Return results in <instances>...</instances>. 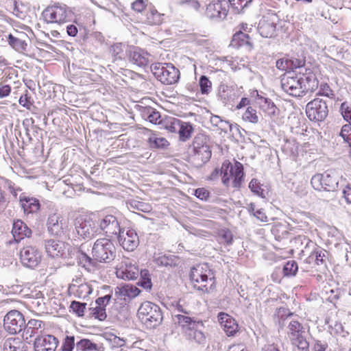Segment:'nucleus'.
<instances>
[{"label":"nucleus","instance_id":"22","mask_svg":"<svg viewBox=\"0 0 351 351\" xmlns=\"http://www.w3.org/2000/svg\"><path fill=\"white\" fill-rule=\"evenodd\" d=\"M118 234L119 242L125 250L132 252L138 247L139 239L134 230H128L125 233L120 230Z\"/></svg>","mask_w":351,"mask_h":351},{"label":"nucleus","instance_id":"44","mask_svg":"<svg viewBox=\"0 0 351 351\" xmlns=\"http://www.w3.org/2000/svg\"><path fill=\"white\" fill-rule=\"evenodd\" d=\"M93 291V288L88 283L84 282L80 284L75 291V293L78 298H87Z\"/></svg>","mask_w":351,"mask_h":351},{"label":"nucleus","instance_id":"10","mask_svg":"<svg viewBox=\"0 0 351 351\" xmlns=\"http://www.w3.org/2000/svg\"><path fill=\"white\" fill-rule=\"evenodd\" d=\"M19 261L25 267L34 269L41 263L43 254L37 246L26 245L19 251Z\"/></svg>","mask_w":351,"mask_h":351},{"label":"nucleus","instance_id":"37","mask_svg":"<svg viewBox=\"0 0 351 351\" xmlns=\"http://www.w3.org/2000/svg\"><path fill=\"white\" fill-rule=\"evenodd\" d=\"M249 188L253 193L261 197L262 198H266L268 196V189L267 188H263V184H261L256 178L252 179L249 184Z\"/></svg>","mask_w":351,"mask_h":351},{"label":"nucleus","instance_id":"46","mask_svg":"<svg viewBox=\"0 0 351 351\" xmlns=\"http://www.w3.org/2000/svg\"><path fill=\"white\" fill-rule=\"evenodd\" d=\"M45 326V324L41 320L32 319L27 324V330H31V335L37 333L38 330H42Z\"/></svg>","mask_w":351,"mask_h":351},{"label":"nucleus","instance_id":"54","mask_svg":"<svg viewBox=\"0 0 351 351\" xmlns=\"http://www.w3.org/2000/svg\"><path fill=\"white\" fill-rule=\"evenodd\" d=\"M250 211L253 212V215L262 222L268 221V217L263 209L255 210V206L253 204H250Z\"/></svg>","mask_w":351,"mask_h":351},{"label":"nucleus","instance_id":"57","mask_svg":"<svg viewBox=\"0 0 351 351\" xmlns=\"http://www.w3.org/2000/svg\"><path fill=\"white\" fill-rule=\"evenodd\" d=\"M318 95L328 97H331L334 95L332 90L327 83L321 84Z\"/></svg>","mask_w":351,"mask_h":351},{"label":"nucleus","instance_id":"40","mask_svg":"<svg viewBox=\"0 0 351 351\" xmlns=\"http://www.w3.org/2000/svg\"><path fill=\"white\" fill-rule=\"evenodd\" d=\"M298 271V263L293 260L287 261L282 268V273L285 277H293L297 274Z\"/></svg>","mask_w":351,"mask_h":351},{"label":"nucleus","instance_id":"21","mask_svg":"<svg viewBox=\"0 0 351 351\" xmlns=\"http://www.w3.org/2000/svg\"><path fill=\"white\" fill-rule=\"evenodd\" d=\"M219 323L228 337L234 336L239 330L236 319L230 315L220 312L217 315Z\"/></svg>","mask_w":351,"mask_h":351},{"label":"nucleus","instance_id":"61","mask_svg":"<svg viewBox=\"0 0 351 351\" xmlns=\"http://www.w3.org/2000/svg\"><path fill=\"white\" fill-rule=\"evenodd\" d=\"M110 341L112 343V346L114 347H117V348L122 347V346H125V341L123 339H121L117 336H114L110 339Z\"/></svg>","mask_w":351,"mask_h":351},{"label":"nucleus","instance_id":"27","mask_svg":"<svg viewBox=\"0 0 351 351\" xmlns=\"http://www.w3.org/2000/svg\"><path fill=\"white\" fill-rule=\"evenodd\" d=\"M149 56L147 51L136 47H131L128 54L129 60L139 66H145L149 64Z\"/></svg>","mask_w":351,"mask_h":351},{"label":"nucleus","instance_id":"33","mask_svg":"<svg viewBox=\"0 0 351 351\" xmlns=\"http://www.w3.org/2000/svg\"><path fill=\"white\" fill-rule=\"evenodd\" d=\"M163 22V14H160L155 7L148 5V10L145 12V23L149 25H159Z\"/></svg>","mask_w":351,"mask_h":351},{"label":"nucleus","instance_id":"25","mask_svg":"<svg viewBox=\"0 0 351 351\" xmlns=\"http://www.w3.org/2000/svg\"><path fill=\"white\" fill-rule=\"evenodd\" d=\"M11 232L14 241L17 243L25 238H30L32 234V230L21 219H15L13 221Z\"/></svg>","mask_w":351,"mask_h":351},{"label":"nucleus","instance_id":"13","mask_svg":"<svg viewBox=\"0 0 351 351\" xmlns=\"http://www.w3.org/2000/svg\"><path fill=\"white\" fill-rule=\"evenodd\" d=\"M193 156L195 160L202 162H207L211 157L212 152L204 136H197L193 139Z\"/></svg>","mask_w":351,"mask_h":351},{"label":"nucleus","instance_id":"11","mask_svg":"<svg viewBox=\"0 0 351 351\" xmlns=\"http://www.w3.org/2000/svg\"><path fill=\"white\" fill-rule=\"evenodd\" d=\"M306 114L311 121H322L324 120L328 114L326 102L319 98L313 99L306 104Z\"/></svg>","mask_w":351,"mask_h":351},{"label":"nucleus","instance_id":"39","mask_svg":"<svg viewBox=\"0 0 351 351\" xmlns=\"http://www.w3.org/2000/svg\"><path fill=\"white\" fill-rule=\"evenodd\" d=\"M78 263L87 270H91L96 265V260L91 258L84 252H80L77 256Z\"/></svg>","mask_w":351,"mask_h":351},{"label":"nucleus","instance_id":"49","mask_svg":"<svg viewBox=\"0 0 351 351\" xmlns=\"http://www.w3.org/2000/svg\"><path fill=\"white\" fill-rule=\"evenodd\" d=\"M8 43L10 46L17 51L25 49L27 45L25 41L13 36L12 34L8 36Z\"/></svg>","mask_w":351,"mask_h":351},{"label":"nucleus","instance_id":"17","mask_svg":"<svg viewBox=\"0 0 351 351\" xmlns=\"http://www.w3.org/2000/svg\"><path fill=\"white\" fill-rule=\"evenodd\" d=\"M138 273V266L133 264L128 258H124L116 267L117 276L123 280H134L137 278Z\"/></svg>","mask_w":351,"mask_h":351},{"label":"nucleus","instance_id":"5","mask_svg":"<svg viewBox=\"0 0 351 351\" xmlns=\"http://www.w3.org/2000/svg\"><path fill=\"white\" fill-rule=\"evenodd\" d=\"M137 316L140 321L147 328H154L162 320V315L160 307L151 302H143L138 309Z\"/></svg>","mask_w":351,"mask_h":351},{"label":"nucleus","instance_id":"9","mask_svg":"<svg viewBox=\"0 0 351 351\" xmlns=\"http://www.w3.org/2000/svg\"><path fill=\"white\" fill-rule=\"evenodd\" d=\"M304 328L298 320H292L288 325V336L293 346L301 351H308L309 343L304 334Z\"/></svg>","mask_w":351,"mask_h":351},{"label":"nucleus","instance_id":"1","mask_svg":"<svg viewBox=\"0 0 351 351\" xmlns=\"http://www.w3.org/2000/svg\"><path fill=\"white\" fill-rule=\"evenodd\" d=\"M282 88L293 97L312 93L318 87V80L311 68L288 72L281 78Z\"/></svg>","mask_w":351,"mask_h":351},{"label":"nucleus","instance_id":"20","mask_svg":"<svg viewBox=\"0 0 351 351\" xmlns=\"http://www.w3.org/2000/svg\"><path fill=\"white\" fill-rule=\"evenodd\" d=\"M277 16L275 14L264 16L258 24L260 34L265 38H271L275 35L277 25Z\"/></svg>","mask_w":351,"mask_h":351},{"label":"nucleus","instance_id":"30","mask_svg":"<svg viewBox=\"0 0 351 351\" xmlns=\"http://www.w3.org/2000/svg\"><path fill=\"white\" fill-rule=\"evenodd\" d=\"M141 290L132 285H124L117 287L115 296L124 301L130 300L139 295Z\"/></svg>","mask_w":351,"mask_h":351},{"label":"nucleus","instance_id":"16","mask_svg":"<svg viewBox=\"0 0 351 351\" xmlns=\"http://www.w3.org/2000/svg\"><path fill=\"white\" fill-rule=\"evenodd\" d=\"M47 225L49 232L52 235L61 237L68 231L69 222L68 219L53 213L48 217Z\"/></svg>","mask_w":351,"mask_h":351},{"label":"nucleus","instance_id":"58","mask_svg":"<svg viewBox=\"0 0 351 351\" xmlns=\"http://www.w3.org/2000/svg\"><path fill=\"white\" fill-rule=\"evenodd\" d=\"M194 195L201 200H207L210 196V192L205 188L195 189Z\"/></svg>","mask_w":351,"mask_h":351},{"label":"nucleus","instance_id":"64","mask_svg":"<svg viewBox=\"0 0 351 351\" xmlns=\"http://www.w3.org/2000/svg\"><path fill=\"white\" fill-rule=\"evenodd\" d=\"M228 351H249L243 343L234 344L229 347Z\"/></svg>","mask_w":351,"mask_h":351},{"label":"nucleus","instance_id":"14","mask_svg":"<svg viewBox=\"0 0 351 351\" xmlns=\"http://www.w3.org/2000/svg\"><path fill=\"white\" fill-rule=\"evenodd\" d=\"M229 3L226 0H216L210 2L206 8L205 14L211 20L221 21L226 19Z\"/></svg>","mask_w":351,"mask_h":351},{"label":"nucleus","instance_id":"8","mask_svg":"<svg viewBox=\"0 0 351 351\" xmlns=\"http://www.w3.org/2000/svg\"><path fill=\"white\" fill-rule=\"evenodd\" d=\"M153 73L161 83L167 85L176 83L180 78V71L171 63L156 64Z\"/></svg>","mask_w":351,"mask_h":351},{"label":"nucleus","instance_id":"55","mask_svg":"<svg viewBox=\"0 0 351 351\" xmlns=\"http://www.w3.org/2000/svg\"><path fill=\"white\" fill-rule=\"evenodd\" d=\"M141 281L140 282L141 286L145 289H150L152 287V282L149 278V273L147 269H143L140 272Z\"/></svg>","mask_w":351,"mask_h":351},{"label":"nucleus","instance_id":"29","mask_svg":"<svg viewBox=\"0 0 351 351\" xmlns=\"http://www.w3.org/2000/svg\"><path fill=\"white\" fill-rule=\"evenodd\" d=\"M19 204L25 215L36 213L40 208V201L34 197L21 195Z\"/></svg>","mask_w":351,"mask_h":351},{"label":"nucleus","instance_id":"56","mask_svg":"<svg viewBox=\"0 0 351 351\" xmlns=\"http://www.w3.org/2000/svg\"><path fill=\"white\" fill-rule=\"evenodd\" d=\"M112 55L115 60H120L123 56V49L121 43H117L113 45L110 49Z\"/></svg>","mask_w":351,"mask_h":351},{"label":"nucleus","instance_id":"4","mask_svg":"<svg viewBox=\"0 0 351 351\" xmlns=\"http://www.w3.org/2000/svg\"><path fill=\"white\" fill-rule=\"evenodd\" d=\"M73 14L66 3L52 1L44 9L42 16L47 23L62 25L70 22Z\"/></svg>","mask_w":351,"mask_h":351},{"label":"nucleus","instance_id":"59","mask_svg":"<svg viewBox=\"0 0 351 351\" xmlns=\"http://www.w3.org/2000/svg\"><path fill=\"white\" fill-rule=\"evenodd\" d=\"M252 25H249L247 23H241L237 27L236 32H241L243 34H250L252 31Z\"/></svg>","mask_w":351,"mask_h":351},{"label":"nucleus","instance_id":"28","mask_svg":"<svg viewBox=\"0 0 351 351\" xmlns=\"http://www.w3.org/2000/svg\"><path fill=\"white\" fill-rule=\"evenodd\" d=\"M58 345L57 339L52 335L38 337L34 341L35 351H55Z\"/></svg>","mask_w":351,"mask_h":351},{"label":"nucleus","instance_id":"43","mask_svg":"<svg viewBox=\"0 0 351 351\" xmlns=\"http://www.w3.org/2000/svg\"><path fill=\"white\" fill-rule=\"evenodd\" d=\"M21 343L22 342L19 338H8L3 344V350L4 351H20Z\"/></svg>","mask_w":351,"mask_h":351},{"label":"nucleus","instance_id":"41","mask_svg":"<svg viewBox=\"0 0 351 351\" xmlns=\"http://www.w3.org/2000/svg\"><path fill=\"white\" fill-rule=\"evenodd\" d=\"M293 315V313L289 308L281 306L276 309L274 314V319L280 323L286 320L288 317H291Z\"/></svg>","mask_w":351,"mask_h":351},{"label":"nucleus","instance_id":"32","mask_svg":"<svg viewBox=\"0 0 351 351\" xmlns=\"http://www.w3.org/2000/svg\"><path fill=\"white\" fill-rule=\"evenodd\" d=\"M64 243L61 241L49 240L45 244L46 252L52 258L62 256L64 254Z\"/></svg>","mask_w":351,"mask_h":351},{"label":"nucleus","instance_id":"51","mask_svg":"<svg viewBox=\"0 0 351 351\" xmlns=\"http://www.w3.org/2000/svg\"><path fill=\"white\" fill-rule=\"evenodd\" d=\"M19 102L20 105L26 109H31L32 106H33L34 101L32 100V97L30 96L27 90H26L24 94L20 97Z\"/></svg>","mask_w":351,"mask_h":351},{"label":"nucleus","instance_id":"26","mask_svg":"<svg viewBox=\"0 0 351 351\" xmlns=\"http://www.w3.org/2000/svg\"><path fill=\"white\" fill-rule=\"evenodd\" d=\"M110 295L98 298L95 300V306L90 308V315L100 321L105 320L107 317L106 306L110 302Z\"/></svg>","mask_w":351,"mask_h":351},{"label":"nucleus","instance_id":"35","mask_svg":"<svg viewBox=\"0 0 351 351\" xmlns=\"http://www.w3.org/2000/svg\"><path fill=\"white\" fill-rule=\"evenodd\" d=\"M258 106L260 110H262L265 115L271 117L277 114L278 108L274 103L269 99L261 97L259 99Z\"/></svg>","mask_w":351,"mask_h":351},{"label":"nucleus","instance_id":"52","mask_svg":"<svg viewBox=\"0 0 351 351\" xmlns=\"http://www.w3.org/2000/svg\"><path fill=\"white\" fill-rule=\"evenodd\" d=\"M86 304L81 303L77 301H73L70 305V308L73 313L77 314L79 317L84 316L86 309Z\"/></svg>","mask_w":351,"mask_h":351},{"label":"nucleus","instance_id":"24","mask_svg":"<svg viewBox=\"0 0 351 351\" xmlns=\"http://www.w3.org/2000/svg\"><path fill=\"white\" fill-rule=\"evenodd\" d=\"M100 229L108 237L117 234L120 232V225L117 217L112 215H107L99 221Z\"/></svg>","mask_w":351,"mask_h":351},{"label":"nucleus","instance_id":"48","mask_svg":"<svg viewBox=\"0 0 351 351\" xmlns=\"http://www.w3.org/2000/svg\"><path fill=\"white\" fill-rule=\"evenodd\" d=\"M340 111L343 119L351 124V104L343 102L340 106Z\"/></svg>","mask_w":351,"mask_h":351},{"label":"nucleus","instance_id":"62","mask_svg":"<svg viewBox=\"0 0 351 351\" xmlns=\"http://www.w3.org/2000/svg\"><path fill=\"white\" fill-rule=\"evenodd\" d=\"M160 114L158 112L153 111L148 116V120L149 122L154 123V124H158V122L160 121Z\"/></svg>","mask_w":351,"mask_h":351},{"label":"nucleus","instance_id":"23","mask_svg":"<svg viewBox=\"0 0 351 351\" xmlns=\"http://www.w3.org/2000/svg\"><path fill=\"white\" fill-rule=\"evenodd\" d=\"M176 317L177 318L179 326L182 328L183 331L188 333L189 336H192V332H193L194 339H196L197 337L199 338L203 337V333L197 330L199 322L192 319L190 317L183 315H177Z\"/></svg>","mask_w":351,"mask_h":351},{"label":"nucleus","instance_id":"19","mask_svg":"<svg viewBox=\"0 0 351 351\" xmlns=\"http://www.w3.org/2000/svg\"><path fill=\"white\" fill-rule=\"evenodd\" d=\"M76 232L82 239H90L95 234V223L90 217H79L75 222Z\"/></svg>","mask_w":351,"mask_h":351},{"label":"nucleus","instance_id":"34","mask_svg":"<svg viewBox=\"0 0 351 351\" xmlns=\"http://www.w3.org/2000/svg\"><path fill=\"white\" fill-rule=\"evenodd\" d=\"M147 143L151 149H165L169 145V141L162 136H158L155 132L149 130Z\"/></svg>","mask_w":351,"mask_h":351},{"label":"nucleus","instance_id":"53","mask_svg":"<svg viewBox=\"0 0 351 351\" xmlns=\"http://www.w3.org/2000/svg\"><path fill=\"white\" fill-rule=\"evenodd\" d=\"M339 135L342 137L344 141L347 142L349 145H351V124L347 123L342 126Z\"/></svg>","mask_w":351,"mask_h":351},{"label":"nucleus","instance_id":"15","mask_svg":"<svg viewBox=\"0 0 351 351\" xmlns=\"http://www.w3.org/2000/svg\"><path fill=\"white\" fill-rule=\"evenodd\" d=\"M312 187L318 191H333L337 185V179L328 173H317L311 180Z\"/></svg>","mask_w":351,"mask_h":351},{"label":"nucleus","instance_id":"60","mask_svg":"<svg viewBox=\"0 0 351 351\" xmlns=\"http://www.w3.org/2000/svg\"><path fill=\"white\" fill-rule=\"evenodd\" d=\"M10 92L11 87L10 86V85L0 83V98L8 96Z\"/></svg>","mask_w":351,"mask_h":351},{"label":"nucleus","instance_id":"63","mask_svg":"<svg viewBox=\"0 0 351 351\" xmlns=\"http://www.w3.org/2000/svg\"><path fill=\"white\" fill-rule=\"evenodd\" d=\"M343 197L348 204H351V186H346L343 190Z\"/></svg>","mask_w":351,"mask_h":351},{"label":"nucleus","instance_id":"45","mask_svg":"<svg viewBox=\"0 0 351 351\" xmlns=\"http://www.w3.org/2000/svg\"><path fill=\"white\" fill-rule=\"evenodd\" d=\"M77 348L82 351L95 350L97 346L89 339H83L77 343Z\"/></svg>","mask_w":351,"mask_h":351},{"label":"nucleus","instance_id":"31","mask_svg":"<svg viewBox=\"0 0 351 351\" xmlns=\"http://www.w3.org/2000/svg\"><path fill=\"white\" fill-rule=\"evenodd\" d=\"M230 45L234 48L246 47L249 50L254 49L252 36L250 34H243L241 32H235L232 38Z\"/></svg>","mask_w":351,"mask_h":351},{"label":"nucleus","instance_id":"7","mask_svg":"<svg viewBox=\"0 0 351 351\" xmlns=\"http://www.w3.org/2000/svg\"><path fill=\"white\" fill-rule=\"evenodd\" d=\"M92 254L97 261L109 263L115 257L116 247L110 239H99L94 243Z\"/></svg>","mask_w":351,"mask_h":351},{"label":"nucleus","instance_id":"36","mask_svg":"<svg viewBox=\"0 0 351 351\" xmlns=\"http://www.w3.org/2000/svg\"><path fill=\"white\" fill-rule=\"evenodd\" d=\"M180 121L175 117L165 116L160 120L158 124L161 128L174 133L177 131V128L180 125Z\"/></svg>","mask_w":351,"mask_h":351},{"label":"nucleus","instance_id":"3","mask_svg":"<svg viewBox=\"0 0 351 351\" xmlns=\"http://www.w3.org/2000/svg\"><path fill=\"white\" fill-rule=\"evenodd\" d=\"M220 175L222 183L228 188L239 189L244 182L243 166L239 161H235L233 165L228 160L223 161Z\"/></svg>","mask_w":351,"mask_h":351},{"label":"nucleus","instance_id":"50","mask_svg":"<svg viewBox=\"0 0 351 351\" xmlns=\"http://www.w3.org/2000/svg\"><path fill=\"white\" fill-rule=\"evenodd\" d=\"M199 84L200 86V90L202 94H208L210 93L212 88V82L206 76H201L199 78Z\"/></svg>","mask_w":351,"mask_h":351},{"label":"nucleus","instance_id":"12","mask_svg":"<svg viewBox=\"0 0 351 351\" xmlns=\"http://www.w3.org/2000/svg\"><path fill=\"white\" fill-rule=\"evenodd\" d=\"M25 326L23 315L19 311L12 310L4 317V329L10 334L20 332Z\"/></svg>","mask_w":351,"mask_h":351},{"label":"nucleus","instance_id":"38","mask_svg":"<svg viewBox=\"0 0 351 351\" xmlns=\"http://www.w3.org/2000/svg\"><path fill=\"white\" fill-rule=\"evenodd\" d=\"M242 120L245 123L256 124L259 121V115L256 109L248 106L242 114Z\"/></svg>","mask_w":351,"mask_h":351},{"label":"nucleus","instance_id":"47","mask_svg":"<svg viewBox=\"0 0 351 351\" xmlns=\"http://www.w3.org/2000/svg\"><path fill=\"white\" fill-rule=\"evenodd\" d=\"M148 5H152L148 0H136L132 5V9L137 12H145L148 10Z\"/></svg>","mask_w":351,"mask_h":351},{"label":"nucleus","instance_id":"42","mask_svg":"<svg viewBox=\"0 0 351 351\" xmlns=\"http://www.w3.org/2000/svg\"><path fill=\"white\" fill-rule=\"evenodd\" d=\"M179 130L180 139L182 141H185L189 139L193 132V127L189 123L182 122L180 121Z\"/></svg>","mask_w":351,"mask_h":351},{"label":"nucleus","instance_id":"2","mask_svg":"<svg viewBox=\"0 0 351 351\" xmlns=\"http://www.w3.org/2000/svg\"><path fill=\"white\" fill-rule=\"evenodd\" d=\"M189 279L193 289L202 293H211L217 289L215 272L207 263L193 266L189 274Z\"/></svg>","mask_w":351,"mask_h":351},{"label":"nucleus","instance_id":"6","mask_svg":"<svg viewBox=\"0 0 351 351\" xmlns=\"http://www.w3.org/2000/svg\"><path fill=\"white\" fill-rule=\"evenodd\" d=\"M302 252L307 254L304 263L307 264L309 268L316 269L319 266L326 265L327 251L311 240L306 243Z\"/></svg>","mask_w":351,"mask_h":351},{"label":"nucleus","instance_id":"18","mask_svg":"<svg viewBox=\"0 0 351 351\" xmlns=\"http://www.w3.org/2000/svg\"><path fill=\"white\" fill-rule=\"evenodd\" d=\"M305 60L300 59L294 57H290L289 55H285L281 58H279L276 62V68L282 71L291 72L295 71L294 69L301 70V69H306Z\"/></svg>","mask_w":351,"mask_h":351}]
</instances>
